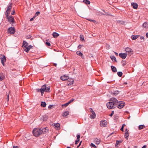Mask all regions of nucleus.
<instances>
[{
  "instance_id": "obj_1",
  "label": "nucleus",
  "mask_w": 148,
  "mask_h": 148,
  "mask_svg": "<svg viewBox=\"0 0 148 148\" xmlns=\"http://www.w3.org/2000/svg\"><path fill=\"white\" fill-rule=\"evenodd\" d=\"M33 133L34 135L36 137L39 136L42 134L41 132V128H35L33 129Z\"/></svg>"
},
{
  "instance_id": "obj_2",
  "label": "nucleus",
  "mask_w": 148,
  "mask_h": 148,
  "mask_svg": "<svg viewBox=\"0 0 148 148\" xmlns=\"http://www.w3.org/2000/svg\"><path fill=\"white\" fill-rule=\"evenodd\" d=\"M9 15H6V18L10 23L12 24L14 23V19L13 16H9Z\"/></svg>"
},
{
  "instance_id": "obj_3",
  "label": "nucleus",
  "mask_w": 148,
  "mask_h": 148,
  "mask_svg": "<svg viewBox=\"0 0 148 148\" xmlns=\"http://www.w3.org/2000/svg\"><path fill=\"white\" fill-rule=\"evenodd\" d=\"M12 3H10L7 6V10H6L5 15H9L10 14V12L11 11L12 7Z\"/></svg>"
},
{
  "instance_id": "obj_4",
  "label": "nucleus",
  "mask_w": 148,
  "mask_h": 148,
  "mask_svg": "<svg viewBox=\"0 0 148 148\" xmlns=\"http://www.w3.org/2000/svg\"><path fill=\"white\" fill-rule=\"evenodd\" d=\"M106 106L107 108L109 109H112L116 107V105H114V103L110 101L107 103Z\"/></svg>"
},
{
  "instance_id": "obj_5",
  "label": "nucleus",
  "mask_w": 148,
  "mask_h": 148,
  "mask_svg": "<svg viewBox=\"0 0 148 148\" xmlns=\"http://www.w3.org/2000/svg\"><path fill=\"white\" fill-rule=\"evenodd\" d=\"M117 108L120 109L123 108L125 105V103L122 101H120L116 104Z\"/></svg>"
},
{
  "instance_id": "obj_6",
  "label": "nucleus",
  "mask_w": 148,
  "mask_h": 148,
  "mask_svg": "<svg viewBox=\"0 0 148 148\" xmlns=\"http://www.w3.org/2000/svg\"><path fill=\"white\" fill-rule=\"evenodd\" d=\"M125 51L126 52V53L127 54V55L130 56L133 54L132 50L129 47H127L125 49Z\"/></svg>"
},
{
  "instance_id": "obj_7",
  "label": "nucleus",
  "mask_w": 148,
  "mask_h": 148,
  "mask_svg": "<svg viewBox=\"0 0 148 148\" xmlns=\"http://www.w3.org/2000/svg\"><path fill=\"white\" fill-rule=\"evenodd\" d=\"M8 31L10 34H13L15 32L14 28L12 27H10L8 29Z\"/></svg>"
},
{
  "instance_id": "obj_8",
  "label": "nucleus",
  "mask_w": 148,
  "mask_h": 148,
  "mask_svg": "<svg viewBox=\"0 0 148 148\" xmlns=\"http://www.w3.org/2000/svg\"><path fill=\"white\" fill-rule=\"evenodd\" d=\"M49 131V129L48 127H46L41 128V134H45L47 133Z\"/></svg>"
},
{
  "instance_id": "obj_9",
  "label": "nucleus",
  "mask_w": 148,
  "mask_h": 148,
  "mask_svg": "<svg viewBox=\"0 0 148 148\" xmlns=\"http://www.w3.org/2000/svg\"><path fill=\"white\" fill-rule=\"evenodd\" d=\"M46 86L47 85L46 84H45L42 86L41 87L40 91L42 95H43L44 92L45 91Z\"/></svg>"
},
{
  "instance_id": "obj_10",
  "label": "nucleus",
  "mask_w": 148,
  "mask_h": 148,
  "mask_svg": "<svg viewBox=\"0 0 148 148\" xmlns=\"http://www.w3.org/2000/svg\"><path fill=\"white\" fill-rule=\"evenodd\" d=\"M119 56L123 59H125L127 57V54L125 53H120L119 54Z\"/></svg>"
},
{
  "instance_id": "obj_11",
  "label": "nucleus",
  "mask_w": 148,
  "mask_h": 148,
  "mask_svg": "<svg viewBox=\"0 0 148 148\" xmlns=\"http://www.w3.org/2000/svg\"><path fill=\"white\" fill-rule=\"evenodd\" d=\"M1 63L3 66H4L5 64L4 63V62H5L6 61V59L5 56L4 55H3V57L2 58H1Z\"/></svg>"
},
{
  "instance_id": "obj_12",
  "label": "nucleus",
  "mask_w": 148,
  "mask_h": 148,
  "mask_svg": "<svg viewBox=\"0 0 148 148\" xmlns=\"http://www.w3.org/2000/svg\"><path fill=\"white\" fill-rule=\"evenodd\" d=\"M106 121H101L100 123V125L101 127H104L107 124Z\"/></svg>"
},
{
  "instance_id": "obj_13",
  "label": "nucleus",
  "mask_w": 148,
  "mask_h": 148,
  "mask_svg": "<svg viewBox=\"0 0 148 148\" xmlns=\"http://www.w3.org/2000/svg\"><path fill=\"white\" fill-rule=\"evenodd\" d=\"M111 101L114 104V105H115L116 106V104H117L118 102L117 99L114 98H112L111 99Z\"/></svg>"
},
{
  "instance_id": "obj_14",
  "label": "nucleus",
  "mask_w": 148,
  "mask_h": 148,
  "mask_svg": "<svg viewBox=\"0 0 148 148\" xmlns=\"http://www.w3.org/2000/svg\"><path fill=\"white\" fill-rule=\"evenodd\" d=\"M60 78L63 81H65L69 79V77L65 75L61 76Z\"/></svg>"
},
{
  "instance_id": "obj_15",
  "label": "nucleus",
  "mask_w": 148,
  "mask_h": 148,
  "mask_svg": "<svg viewBox=\"0 0 148 148\" xmlns=\"http://www.w3.org/2000/svg\"><path fill=\"white\" fill-rule=\"evenodd\" d=\"M131 5L132 6V7L133 8L136 9H137L138 7V4L136 3H132Z\"/></svg>"
},
{
  "instance_id": "obj_16",
  "label": "nucleus",
  "mask_w": 148,
  "mask_h": 148,
  "mask_svg": "<svg viewBox=\"0 0 148 148\" xmlns=\"http://www.w3.org/2000/svg\"><path fill=\"white\" fill-rule=\"evenodd\" d=\"M54 126L56 130H58L60 129V124L58 123L54 124Z\"/></svg>"
},
{
  "instance_id": "obj_17",
  "label": "nucleus",
  "mask_w": 148,
  "mask_h": 148,
  "mask_svg": "<svg viewBox=\"0 0 148 148\" xmlns=\"http://www.w3.org/2000/svg\"><path fill=\"white\" fill-rule=\"evenodd\" d=\"M28 44L26 42L23 41V45L22 46V47H26L28 46Z\"/></svg>"
},
{
  "instance_id": "obj_18",
  "label": "nucleus",
  "mask_w": 148,
  "mask_h": 148,
  "mask_svg": "<svg viewBox=\"0 0 148 148\" xmlns=\"http://www.w3.org/2000/svg\"><path fill=\"white\" fill-rule=\"evenodd\" d=\"M123 140H117L116 141V143L115 144V147H118L117 145L119 144L120 143H121L123 142Z\"/></svg>"
},
{
  "instance_id": "obj_19",
  "label": "nucleus",
  "mask_w": 148,
  "mask_h": 148,
  "mask_svg": "<svg viewBox=\"0 0 148 148\" xmlns=\"http://www.w3.org/2000/svg\"><path fill=\"white\" fill-rule=\"evenodd\" d=\"M52 35H53V37L54 38H56L59 36V34L58 33L56 32L53 33Z\"/></svg>"
},
{
  "instance_id": "obj_20",
  "label": "nucleus",
  "mask_w": 148,
  "mask_h": 148,
  "mask_svg": "<svg viewBox=\"0 0 148 148\" xmlns=\"http://www.w3.org/2000/svg\"><path fill=\"white\" fill-rule=\"evenodd\" d=\"M100 140L98 139L97 138L95 139L94 140V142L97 145L99 144L100 142Z\"/></svg>"
},
{
  "instance_id": "obj_21",
  "label": "nucleus",
  "mask_w": 148,
  "mask_h": 148,
  "mask_svg": "<svg viewBox=\"0 0 148 148\" xmlns=\"http://www.w3.org/2000/svg\"><path fill=\"white\" fill-rule=\"evenodd\" d=\"M111 68L112 71L113 72H117V69L116 68L112 66H111Z\"/></svg>"
},
{
  "instance_id": "obj_22",
  "label": "nucleus",
  "mask_w": 148,
  "mask_h": 148,
  "mask_svg": "<svg viewBox=\"0 0 148 148\" xmlns=\"http://www.w3.org/2000/svg\"><path fill=\"white\" fill-rule=\"evenodd\" d=\"M139 37V35H134L132 36V38L133 40H135Z\"/></svg>"
},
{
  "instance_id": "obj_23",
  "label": "nucleus",
  "mask_w": 148,
  "mask_h": 148,
  "mask_svg": "<svg viewBox=\"0 0 148 148\" xmlns=\"http://www.w3.org/2000/svg\"><path fill=\"white\" fill-rule=\"evenodd\" d=\"M143 27L145 28H148V23L147 22H145L143 24Z\"/></svg>"
},
{
  "instance_id": "obj_24",
  "label": "nucleus",
  "mask_w": 148,
  "mask_h": 148,
  "mask_svg": "<svg viewBox=\"0 0 148 148\" xmlns=\"http://www.w3.org/2000/svg\"><path fill=\"white\" fill-rule=\"evenodd\" d=\"M110 58L113 60H114V62H117V61L116 57L114 56H110Z\"/></svg>"
},
{
  "instance_id": "obj_25",
  "label": "nucleus",
  "mask_w": 148,
  "mask_h": 148,
  "mask_svg": "<svg viewBox=\"0 0 148 148\" xmlns=\"http://www.w3.org/2000/svg\"><path fill=\"white\" fill-rule=\"evenodd\" d=\"M145 127V126L143 125H140L138 126V129L139 130H141L143 129Z\"/></svg>"
},
{
  "instance_id": "obj_26",
  "label": "nucleus",
  "mask_w": 148,
  "mask_h": 148,
  "mask_svg": "<svg viewBox=\"0 0 148 148\" xmlns=\"http://www.w3.org/2000/svg\"><path fill=\"white\" fill-rule=\"evenodd\" d=\"M46 104L45 102L42 101L41 103V106L43 107H45L46 106Z\"/></svg>"
},
{
  "instance_id": "obj_27",
  "label": "nucleus",
  "mask_w": 148,
  "mask_h": 148,
  "mask_svg": "<svg viewBox=\"0 0 148 148\" xmlns=\"http://www.w3.org/2000/svg\"><path fill=\"white\" fill-rule=\"evenodd\" d=\"M80 40L82 41H84V36L82 35H80Z\"/></svg>"
},
{
  "instance_id": "obj_28",
  "label": "nucleus",
  "mask_w": 148,
  "mask_h": 148,
  "mask_svg": "<svg viewBox=\"0 0 148 148\" xmlns=\"http://www.w3.org/2000/svg\"><path fill=\"white\" fill-rule=\"evenodd\" d=\"M69 81H70V83L69 84V85H71L73 84L74 80L73 79H70L69 80Z\"/></svg>"
},
{
  "instance_id": "obj_29",
  "label": "nucleus",
  "mask_w": 148,
  "mask_h": 148,
  "mask_svg": "<svg viewBox=\"0 0 148 148\" xmlns=\"http://www.w3.org/2000/svg\"><path fill=\"white\" fill-rule=\"evenodd\" d=\"M68 115H69V112L68 111H65L63 113V116H66Z\"/></svg>"
},
{
  "instance_id": "obj_30",
  "label": "nucleus",
  "mask_w": 148,
  "mask_h": 148,
  "mask_svg": "<svg viewBox=\"0 0 148 148\" xmlns=\"http://www.w3.org/2000/svg\"><path fill=\"white\" fill-rule=\"evenodd\" d=\"M76 54L77 55L80 56H82L83 55L82 53L80 51H78L76 52Z\"/></svg>"
},
{
  "instance_id": "obj_31",
  "label": "nucleus",
  "mask_w": 148,
  "mask_h": 148,
  "mask_svg": "<svg viewBox=\"0 0 148 148\" xmlns=\"http://www.w3.org/2000/svg\"><path fill=\"white\" fill-rule=\"evenodd\" d=\"M69 104V102L66 103H65V104H62V106L63 108H64L67 107L68 106V105Z\"/></svg>"
},
{
  "instance_id": "obj_32",
  "label": "nucleus",
  "mask_w": 148,
  "mask_h": 148,
  "mask_svg": "<svg viewBox=\"0 0 148 148\" xmlns=\"http://www.w3.org/2000/svg\"><path fill=\"white\" fill-rule=\"evenodd\" d=\"M83 2L86 4H89L90 3V2L88 0H84Z\"/></svg>"
},
{
  "instance_id": "obj_33",
  "label": "nucleus",
  "mask_w": 148,
  "mask_h": 148,
  "mask_svg": "<svg viewBox=\"0 0 148 148\" xmlns=\"http://www.w3.org/2000/svg\"><path fill=\"white\" fill-rule=\"evenodd\" d=\"M124 136L125 138L127 140L128 138L129 134L128 133H125L124 135Z\"/></svg>"
},
{
  "instance_id": "obj_34",
  "label": "nucleus",
  "mask_w": 148,
  "mask_h": 148,
  "mask_svg": "<svg viewBox=\"0 0 148 148\" xmlns=\"http://www.w3.org/2000/svg\"><path fill=\"white\" fill-rule=\"evenodd\" d=\"M117 74L118 76L119 77H121L123 75V73L121 72H118Z\"/></svg>"
},
{
  "instance_id": "obj_35",
  "label": "nucleus",
  "mask_w": 148,
  "mask_h": 148,
  "mask_svg": "<svg viewBox=\"0 0 148 148\" xmlns=\"http://www.w3.org/2000/svg\"><path fill=\"white\" fill-rule=\"evenodd\" d=\"M121 63H122V65L123 66H124L126 64V61L125 60H122L121 62Z\"/></svg>"
},
{
  "instance_id": "obj_36",
  "label": "nucleus",
  "mask_w": 148,
  "mask_h": 148,
  "mask_svg": "<svg viewBox=\"0 0 148 148\" xmlns=\"http://www.w3.org/2000/svg\"><path fill=\"white\" fill-rule=\"evenodd\" d=\"M26 49L24 50V51H25V52H28L29 50H30V48H29V47L28 46H27L26 47H25Z\"/></svg>"
},
{
  "instance_id": "obj_37",
  "label": "nucleus",
  "mask_w": 148,
  "mask_h": 148,
  "mask_svg": "<svg viewBox=\"0 0 148 148\" xmlns=\"http://www.w3.org/2000/svg\"><path fill=\"white\" fill-rule=\"evenodd\" d=\"M90 110L92 113V114L90 115V117L91 119H92V109L90 108Z\"/></svg>"
},
{
  "instance_id": "obj_38",
  "label": "nucleus",
  "mask_w": 148,
  "mask_h": 148,
  "mask_svg": "<svg viewBox=\"0 0 148 148\" xmlns=\"http://www.w3.org/2000/svg\"><path fill=\"white\" fill-rule=\"evenodd\" d=\"M50 87L48 86L47 87H46V88L45 90V92H50Z\"/></svg>"
},
{
  "instance_id": "obj_39",
  "label": "nucleus",
  "mask_w": 148,
  "mask_h": 148,
  "mask_svg": "<svg viewBox=\"0 0 148 148\" xmlns=\"http://www.w3.org/2000/svg\"><path fill=\"white\" fill-rule=\"evenodd\" d=\"M119 93V91H114V92L113 93V94H114V95H116L118 94Z\"/></svg>"
},
{
  "instance_id": "obj_40",
  "label": "nucleus",
  "mask_w": 148,
  "mask_h": 148,
  "mask_svg": "<svg viewBox=\"0 0 148 148\" xmlns=\"http://www.w3.org/2000/svg\"><path fill=\"white\" fill-rule=\"evenodd\" d=\"M46 45L48 46H49L51 45L50 43L49 42H47L45 43Z\"/></svg>"
},
{
  "instance_id": "obj_41",
  "label": "nucleus",
  "mask_w": 148,
  "mask_h": 148,
  "mask_svg": "<svg viewBox=\"0 0 148 148\" xmlns=\"http://www.w3.org/2000/svg\"><path fill=\"white\" fill-rule=\"evenodd\" d=\"M40 13L38 11V12H36L35 14V16L36 17V16H38V15L39 14H40Z\"/></svg>"
},
{
  "instance_id": "obj_42",
  "label": "nucleus",
  "mask_w": 148,
  "mask_h": 148,
  "mask_svg": "<svg viewBox=\"0 0 148 148\" xmlns=\"http://www.w3.org/2000/svg\"><path fill=\"white\" fill-rule=\"evenodd\" d=\"M79 141V140H78V139H77V140H75V144H76V145L77 144Z\"/></svg>"
},
{
  "instance_id": "obj_43",
  "label": "nucleus",
  "mask_w": 148,
  "mask_h": 148,
  "mask_svg": "<svg viewBox=\"0 0 148 148\" xmlns=\"http://www.w3.org/2000/svg\"><path fill=\"white\" fill-rule=\"evenodd\" d=\"M53 106H54V105H50L48 107V108L49 109H51L52 108V107Z\"/></svg>"
},
{
  "instance_id": "obj_44",
  "label": "nucleus",
  "mask_w": 148,
  "mask_h": 148,
  "mask_svg": "<svg viewBox=\"0 0 148 148\" xmlns=\"http://www.w3.org/2000/svg\"><path fill=\"white\" fill-rule=\"evenodd\" d=\"M6 101H8L9 100V95H7V97L5 99Z\"/></svg>"
},
{
  "instance_id": "obj_45",
  "label": "nucleus",
  "mask_w": 148,
  "mask_h": 148,
  "mask_svg": "<svg viewBox=\"0 0 148 148\" xmlns=\"http://www.w3.org/2000/svg\"><path fill=\"white\" fill-rule=\"evenodd\" d=\"M80 135H77V139L78 140H79V138H80Z\"/></svg>"
},
{
  "instance_id": "obj_46",
  "label": "nucleus",
  "mask_w": 148,
  "mask_h": 148,
  "mask_svg": "<svg viewBox=\"0 0 148 148\" xmlns=\"http://www.w3.org/2000/svg\"><path fill=\"white\" fill-rule=\"evenodd\" d=\"M84 45H79V46H78V48L79 49H80L81 48V47H83Z\"/></svg>"
},
{
  "instance_id": "obj_47",
  "label": "nucleus",
  "mask_w": 148,
  "mask_h": 148,
  "mask_svg": "<svg viewBox=\"0 0 148 148\" xmlns=\"http://www.w3.org/2000/svg\"><path fill=\"white\" fill-rule=\"evenodd\" d=\"M96 115L95 112L93 111V119L95 118L96 117Z\"/></svg>"
},
{
  "instance_id": "obj_48",
  "label": "nucleus",
  "mask_w": 148,
  "mask_h": 148,
  "mask_svg": "<svg viewBox=\"0 0 148 148\" xmlns=\"http://www.w3.org/2000/svg\"><path fill=\"white\" fill-rule=\"evenodd\" d=\"M74 100V99L73 98H72L71 99V100L69 101L68 102H69V104L72 102Z\"/></svg>"
},
{
  "instance_id": "obj_49",
  "label": "nucleus",
  "mask_w": 148,
  "mask_h": 148,
  "mask_svg": "<svg viewBox=\"0 0 148 148\" xmlns=\"http://www.w3.org/2000/svg\"><path fill=\"white\" fill-rule=\"evenodd\" d=\"M114 114V111H112L111 113L109 115L110 116H112Z\"/></svg>"
},
{
  "instance_id": "obj_50",
  "label": "nucleus",
  "mask_w": 148,
  "mask_h": 148,
  "mask_svg": "<svg viewBox=\"0 0 148 148\" xmlns=\"http://www.w3.org/2000/svg\"><path fill=\"white\" fill-rule=\"evenodd\" d=\"M28 47H29V48H30V49H32L33 48V47L31 45L28 46Z\"/></svg>"
},
{
  "instance_id": "obj_51",
  "label": "nucleus",
  "mask_w": 148,
  "mask_h": 148,
  "mask_svg": "<svg viewBox=\"0 0 148 148\" xmlns=\"http://www.w3.org/2000/svg\"><path fill=\"white\" fill-rule=\"evenodd\" d=\"M35 16H34L33 18H31L30 20V21H33L34 20V18H35Z\"/></svg>"
},
{
  "instance_id": "obj_52",
  "label": "nucleus",
  "mask_w": 148,
  "mask_h": 148,
  "mask_svg": "<svg viewBox=\"0 0 148 148\" xmlns=\"http://www.w3.org/2000/svg\"><path fill=\"white\" fill-rule=\"evenodd\" d=\"M15 13V11L14 10V11H12V12L11 13V14L12 15H14Z\"/></svg>"
},
{
  "instance_id": "obj_53",
  "label": "nucleus",
  "mask_w": 148,
  "mask_h": 148,
  "mask_svg": "<svg viewBox=\"0 0 148 148\" xmlns=\"http://www.w3.org/2000/svg\"><path fill=\"white\" fill-rule=\"evenodd\" d=\"M40 90H41V88L40 89H37V92H41Z\"/></svg>"
},
{
  "instance_id": "obj_54",
  "label": "nucleus",
  "mask_w": 148,
  "mask_h": 148,
  "mask_svg": "<svg viewBox=\"0 0 148 148\" xmlns=\"http://www.w3.org/2000/svg\"><path fill=\"white\" fill-rule=\"evenodd\" d=\"M125 133H128L127 129H126L125 131Z\"/></svg>"
},
{
  "instance_id": "obj_55",
  "label": "nucleus",
  "mask_w": 148,
  "mask_h": 148,
  "mask_svg": "<svg viewBox=\"0 0 148 148\" xmlns=\"http://www.w3.org/2000/svg\"><path fill=\"white\" fill-rule=\"evenodd\" d=\"M140 38L141 40H144V38L143 36H141Z\"/></svg>"
},
{
  "instance_id": "obj_56",
  "label": "nucleus",
  "mask_w": 148,
  "mask_h": 148,
  "mask_svg": "<svg viewBox=\"0 0 148 148\" xmlns=\"http://www.w3.org/2000/svg\"><path fill=\"white\" fill-rule=\"evenodd\" d=\"M123 127H121V128L120 129L121 130L122 132H123Z\"/></svg>"
},
{
  "instance_id": "obj_57",
  "label": "nucleus",
  "mask_w": 148,
  "mask_h": 148,
  "mask_svg": "<svg viewBox=\"0 0 148 148\" xmlns=\"http://www.w3.org/2000/svg\"><path fill=\"white\" fill-rule=\"evenodd\" d=\"M45 116V119H43V120L44 121H45L47 119V117L46 116Z\"/></svg>"
},
{
  "instance_id": "obj_58",
  "label": "nucleus",
  "mask_w": 148,
  "mask_h": 148,
  "mask_svg": "<svg viewBox=\"0 0 148 148\" xmlns=\"http://www.w3.org/2000/svg\"><path fill=\"white\" fill-rule=\"evenodd\" d=\"M147 147V146L146 145H145L144 146H143L142 147V148H146Z\"/></svg>"
},
{
  "instance_id": "obj_59",
  "label": "nucleus",
  "mask_w": 148,
  "mask_h": 148,
  "mask_svg": "<svg viewBox=\"0 0 148 148\" xmlns=\"http://www.w3.org/2000/svg\"><path fill=\"white\" fill-rule=\"evenodd\" d=\"M13 148H18V147L17 146H14Z\"/></svg>"
},
{
  "instance_id": "obj_60",
  "label": "nucleus",
  "mask_w": 148,
  "mask_h": 148,
  "mask_svg": "<svg viewBox=\"0 0 148 148\" xmlns=\"http://www.w3.org/2000/svg\"><path fill=\"white\" fill-rule=\"evenodd\" d=\"M93 147H94V148H96V146H95V145L93 144Z\"/></svg>"
},
{
  "instance_id": "obj_61",
  "label": "nucleus",
  "mask_w": 148,
  "mask_h": 148,
  "mask_svg": "<svg viewBox=\"0 0 148 148\" xmlns=\"http://www.w3.org/2000/svg\"><path fill=\"white\" fill-rule=\"evenodd\" d=\"M114 53H115V55H116V56H118V53H117L116 52H115Z\"/></svg>"
},
{
  "instance_id": "obj_62",
  "label": "nucleus",
  "mask_w": 148,
  "mask_h": 148,
  "mask_svg": "<svg viewBox=\"0 0 148 148\" xmlns=\"http://www.w3.org/2000/svg\"><path fill=\"white\" fill-rule=\"evenodd\" d=\"M146 36L148 38V32H147L146 33Z\"/></svg>"
},
{
  "instance_id": "obj_63",
  "label": "nucleus",
  "mask_w": 148,
  "mask_h": 148,
  "mask_svg": "<svg viewBox=\"0 0 148 148\" xmlns=\"http://www.w3.org/2000/svg\"><path fill=\"white\" fill-rule=\"evenodd\" d=\"M53 65L55 66H56L57 65V64L56 63H54L53 64Z\"/></svg>"
},
{
  "instance_id": "obj_64",
  "label": "nucleus",
  "mask_w": 148,
  "mask_h": 148,
  "mask_svg": "<svg viewBox=\"0 0 148 148\" xmlns=\"http://www.w3.org/2000/svg\"><path fill=\"white\" fill-rule=\"evenodd\" d=\"M125 125L124 124H123L122 125V127H124Z\"/></svg>"
}]
</instances>
